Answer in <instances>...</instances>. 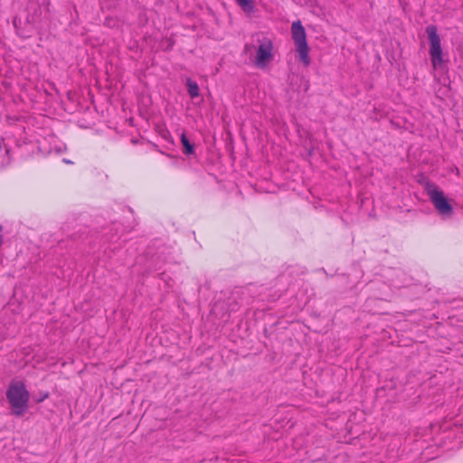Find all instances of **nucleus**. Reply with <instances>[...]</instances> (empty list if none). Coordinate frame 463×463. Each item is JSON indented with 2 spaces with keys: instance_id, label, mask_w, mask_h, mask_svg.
I'll use <instances>...</instances> for the list:
<instances>
[{
  "instance_id": "nucleus-7",
  "label": "nucleus",
  "mask_w": 463,
  "mask_h": 463,
  "mask_svg": "<svg viewBox=\"0 0 463 463\" xmlns=\"http://www.w3.org/2000/svg\"><path fill=\"white\" fill-rule=\"evenodd\" d=\"M181 144L183 146V151L185 155H192L194 152V146L190 143L185 133L183 132L180 137Z\"/></svg>"
},
{
  "instance_id": "nucleus-8",
  "label": "nucleus",
  "mask_w": 463,
  "mask_h": 463,
  "mask_svg": "<svg viewBox=\"0 0 463 463\" xmlns=\"http://www.w3.org/2000/svg\"><path fill=\"white\" fill-rule=\"evenodd\" d=\"M186 86H187L188 93L192 99L199 96V93H200L199 86L195 81H193L192 80L187 79Z\"/></svg>"
},
{
  "instance_id": "nucleus-10",
  "label": "nucleus",
  "mask_w": 463,
  "mask_h": 463,
  "mask_svg": "<svg viewBox=\"0 0 463 463\" xmlns=\"http://www.w3.org/2000/svg\"><path fill=\"white\" fill-rule=\"evenodd\" d=\"M237 4L241 7V9L246 13H251L254 9V5L252 0H236Z\"/></svg>"
},
{
  "instance_id": "nucleus-4",
  "label": "nucleus",
  "mask_w": 463,
  "mask_h": 463,
  "mask_svg": "<svg viewBox=\"0 0 463 463\" xmlns=\"http://www.w3.org/2000/svg\"><path fill=\"white\" fill-rule=\"evenodd\" d=\"M273 44L269 40L262 41L258 47L254 63L259 68H265L273 58Z\"/></svg>"
},
{
  "instance_id": "nucleus-6",
  "label": "nucleus",
  "mask_w": 463,
  "mask_h": 463,
  "mask_svg": "<svg viewBox=\"0 0 463 463\" xmlns=\"http://www.w3.org/2000/svg\"><path fill=\"white\" fill-rule=\"evenodd\" d=\"M297 52L298 53L299 60L304 64V66L307 67L310 64L309 58V47L308 44H300L296 45Z\"/></svg>"
},
{
  "instance_id": "nucleus-3",
  "label": "nucleus",
  "mask_w": 463,
  "mask_h": 463,
  "mask_svg": "<svg viewBox=\"0 0 463 463\" xmlns=\"http://www.w3.org/2000/svg\"><path fill=\"white\" fill-rule=\"evenodd\" d=\"M426 33L430 40V56L431 64L434 69H437L443 63L440 38L438 34L437 28L434 25L427 26Z\"/></svg>"
},
{
  "instance_id": "nucleus-2",
  "label": "nucleus",
  "mask_w": 463,
  "mask_h": 463,
  "mask_svg": "<svg viewBox=\"0 0 463 463\" xmlns=\"http://www.w3.org/2000/svg\"><path fill=\"white\" fill-rule=\"evenodd\" d=\"M425 190L434 205L435 209L439 212V213L442 215H451L452 214V207L449 204L448 199L446 198L444 193L439 189V187L432 184L427 183L425 185Z\"/></svg>"
},
{
  "instance_id": "nucleus-5",
  "label": "nucleus",
  "mask_w": 463,
  "mask_h": 463,
  "mask_svg": "<svg viewBox=\"0 0 463 463\" xmlns=\"http://www.w3.org/2000/svg\"><path fill=\"white\" fill-rule=\"evenodd\" d=\"M292 39L295 45L307 44V33L299 20L293 22L291 25Z\"/></svg>"
},
{
  "instance_id": "nucleus-1",
  "label": "nucleus",
  "mask_w": 463,
  "mask_h": 463,
  "mask_svg": "<svg viewBox=\"0 0 463 463\" xmlns=\"http://www.w3.org/2000/svg\"><path fill=\"white\" fill-rule=\"evenodd\" d=\"M6 398L10 403L12 412L15 416H23L27 411L30 393L23 382H11L6 392Z\"/></svg>"
},
{
  "instance_id": "nucleus-9",
  "label": "nucleus",
  "mask_w": 463,
  "mask_h": 463,
  "mask_svg": "<svg viewBox=\"0 0 463 463\" xmlns=\"http://www.w3.org/2000/svg\"><path fill=\"white\" fill-rule=\"evenodd\" d=\"M237 4L241 7V9L246 13H251L254 9V5L252 0H236Z\"/></svg>"
},
{
  "instance_id": "nucleus-11",
  "label": "nucleus",
  "mask_w": 463,
  "mask_h": 463,
  "mask_svg": "<svg viewBox=\"0 0 463 463\" xmlns=\"http://www.w3.org/2000/svg\"><path fill=\"white\" fill-rule=\"evenodd\" d=\"M49 397V393L46 392L44 395H43V398H41L40 400H38V402H43V400L47 399Z\"/></svg>"
}]
</instances>
